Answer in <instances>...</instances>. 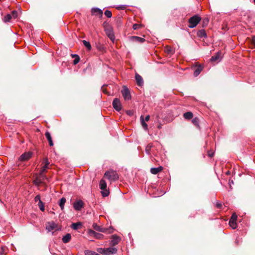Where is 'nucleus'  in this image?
Listing matches in <instances>:
<instances>
[{"label": "nucleus", "instance_id": "40", "mask_svg": "<svg viewBox=\"0 0 255 255\" xmlns=\"http://www.w3.org/2000/svg\"><path fill=\"white\" fill-rule=\"evenodd\" d=\"M34 201L36 202H40V201H41V200L40 199V195H38L36 196L35 198H34Z\"/></svg>", "mask_w": 255, "mask_h": 255}, {"label": "nucleus", "instance_id": "50", "mask_svg": "<svg viewBox=\"0 0 255 255\" xmlns=\"http://www.w3.org/2000/svg\"><path fill=\"white\" fill-rule=\"evenodd\" d=\"M2 253L0 252V255H2Z\"/></svg>", "mask_w": 255, "mask_h": 255}, {"label": "nucleus", "instance_id": "2", "mask_svg": "<svg viewBox=\"0 0 255 255\" xmlns=\"http://www.w3.org/2000/svg\"><path fill=\"white\" fill-rule=\"evenodd\" d=\"M107 183L105 180L101 179L100 181V188L101 190V194L104 197H107L109 195V191L107 188Z\"/></svg>", "mask_w": 255, "mask_h": 255}, {"label": "nucleus", "instance_id": "28", "mask_svg": "<svg viewBox=\"0 0 255 255\" xmlns=\"http://www.w3.org/2000/svg\"><path fill=\"white\" fill-rule=\"evenodd\" d=\"M82 42L84 46L87 48L88 50H90L91 49V45L89 42L87 41L86 40H83Z\"/></svg>", "mask_w": 255, "mask_h": 255}, {"label": "nucleus", "instance_id": "32", "mask_svg": "<svg viewBox=\"0 0 255 255\" xmlns=\"http://www.w3.org/2000/svg\"><path fill=\"white\" fill-rule=\"evenodd\" d=\"M97 251L101 254L107 255V252L106 251V248H99L97 249Z\"/></svg>", "mask_w": 255, "mask_h": 255}, {"label": "nucleus", "instance_id": "19", "mask_svg": "<svg viewBox=\"0 0 255 255\" xmlns=\"http://www.w3.org/2000/svg\"><path fill=\"white\" fill-rule=\"evenodd\" d=\"M113 229L112 228H106L104 227H102L100 232L107 233V234H111L113 232Z\"/></svg>", "mask_w": 255, "mask_h": 255}, {"label": "nucleus", "instance_id": "14", "mask_svg": "<svg viewBox=\"0 0 255 255\" xmlns=\"http://www.w3.org/2000/svg\"><path fill=\"white\" fill-rule=\"evenodd\" d=\"M107 255L115 254L117 252V249L116 248L110 247L106 248Z\"/></svg>", "mask_w": 255, "mask_h": 255}, {"label": "nucleus", "instance_id": "48", "mask_svg": "<svg viewBox=\"0 0 255 255\" xmlns=\"http://www.w3.org/2000/svg\"><path fill=\"white\" fill-rule=\"evenodd\" d=\"M231 182H231V184L233 183V181H232Z\"/></svg>", "mask_w": 255, "mask_h": 255}, {"label": "nucleus", "instance_id": "23", "mask_svg": "<svg viewBox=\"0 0 255 255\" xmlns=\"http://www.w3.org/2000/svg\"><path fill=\"white\" fill-rule=\"evenodd\" d=\"M140 120L143 128L146 130H147L148 126L146 124L145 122L144 121V117L143 116H140Z\"/></svg>", "mask_w": 255, "mask_h": 255}, {"label": "nucleus", "instance_id": "42", "mask_svg": "<svg viewBox=\"0 0 255 255\" xmlns=\"http://www.w3.org/2000/svg\"><path fill=\"white\" fill-rule=\"evenodd\" d=\"M139 27H140V25H139L138 24H133L132 27H133V29L136 30V29H137L138 28H139Z\"/></svg>", "mask_w": 255, "mask_h": 255}, {"label": "nucleus", "instance_id": "6", "mask_svg": "<svg viewBox=\"0 0 255 255\" xmlns=\"http://www.w3.org/2000/svg\"><path fill=\"white\" fill-rule=\"evenodd\" d=\"M122 95L125 100H128L130 99L131 96L130 94V92L128 89L126 87L124 86L123 90L121 91Z\"/></svg>", "mask_w": 255, "mask_h": 255}, {"label": "nucleus", "instance_id": "21", "mask_svg": "<svg viewBox=\"0 0 255 255\" xmlns=\"http://www.w3.org/2000/svg\"><path fill=\"white\" fill-rule=\"evenodd\" d=\"M91 12L93 14L102 15L103 13L102 10L98 8H94L92 9Z\"/></svg>", "mask_w": 255, "mask_h": 255}, {"label": "nucleus", "instance_id": "12", "mask_svg": "<svg viewBox=\"0 0 255 255\" xmlns=\"http://www.w3.org/2000/svg\"><path fill=\"white\" fill-rule=\"evenodd\" d=\"M106 33L108 37L113 41L115 40V36L113 31L111 28H108L106 29Z\"/></svg>", "mask_w": 255, "mask_h": 255}, {"label": "nucleus", "instance_id": "34", "mask_svg": "<svg viewBox=\"0 0 255 255\" xmlns=\"http://www.w3.org/2000/svg\"><path fill=\"white\" fill-rule=\"evenodd\" d=\"M38 206L41 211H44V210H45L44 205L42 201H40V202L38 203Z\"/></svg>", "mask_w": 255, "mask_h": 255}, {"label": "nucleus", "instance_id": "41", "mask_svg": "<svg viewBox=\"0 0 255 255\" xmlns=\"http://www.w3.org/2000/svg\"><path fill=\"white\" fill-rule=\"evenodd\" d=\"M14 18H15L17 17V12L16 11H13L12 12V15H11Z\"/></svg>", "mask_w": 255, "mask_h": 255}, {"label": "nucleus", "instance_id": "51", "mask_svg": "<svg viewBox=\"0 0 255 255\" xmlns=\"http://www.w3.org/2000/svg\"><path fill=\"white\" fill-rule=\"evenodd\" d=\"M254 2L255 3V0H254Z\"/></svg>", "mask_w": 255, "mask_h": 255}, {"label": "nucleus", "instance_id": "37", "mask_svg": "<svg viewBox=\"0 0 255 255\" xmlns=\"http://www.w3.org/2000/svg\"><path fill=\"white\" fill-rule=\"evenodd\" d=\"M93 228L96 230V231H99L100 232V230H101L102 227L97 225V224H94L93 225Z\"/></svg>", "mask_w": 255, "mask_h": 255}, {"label": "nucleus", "instance_id": "49", "mask_svg": "<svg viewBox=\"0 0 255 255\" xmlns=\"http://www.w3.org/2000/svg\"><path fill=\"white\" fill-rule=\"evenodd\" d=\"M231 182H231V184L233 183V181H232Z\"/></svg>", "mask_w": 255, "mask_h": 255}, {"label": "nucleus", "instance_id": "18", "mask_svg": "<svg viewBox=\"0 0 255 255\" xmlns=\"http://www.w3.org/2000/svg\"><path fill=\"white\" fill-rule=\"evenodd\" d=\"M45 135V136H46L47 139L48 141L49 145L51 146H53V143L52 137H51L50 132H49L48 131H47V132H46Z\"/></svg>", "mask_w": 255, "mask_h": 255}, {"label": "nucleus", "instance_id": "8", "mask_svg": "<svg viewBox=\"0 0 255 255\" xmlns=\"http://www.w3.org/2000/svg\"><path fill=\"white\" fill-rule=\"evenodd\" d=\"M84 205L83 201L79 200L74 203L73 207L76 211H80L83 208Z\"/></svg>", "mask_w": 255, "mask_h": 255}, {"label": "nucleus", "instance_id": "3", "mask_svg": "<svg viewBox=\"0 0 255 255\" xmlns=\"http://www.w3.org/2000/svg\"><path fill=\"white\" fill-rule=\"evenodd\" d=\"M200 20V17L197 15L193 16L189 19V25L188 26L190 28H194L198 24Z\"/></svg>", "mask_w": 255, "mask_h": 255}, {"label": "nucleus", "instance_id": "22", "mask_svg": "<svg viewBox=\"0 0 255 255\" xmlns=\"http://www.w3.org/2000/svg\"><path fill=\"white\" fill-rule=\"evenodd\" d=\"M71 238V235L70 234H67L62 238V241L64 243H67L70 241Z\"/></svg>", "mask_w": 255, "mask_h": 255}, {"label": "nucleus", "instance_id": "26", "mask_svg": "<svg viewBox=\"0 0 255 255\" xmlns=\"http://www.w3.org/2000/svg\"><path fill=\"white\" fill-rule=\"evenodd\" d=\"M66 200L64 197H63L60 199L59 205V206H60L61 210H63L64 208V205H65V203H66Z\"/></svg>", "mask_w": 255, "mask_h": 255}, {"label": "nucleus", "instance_id": "44", "mask_svg": "<svg viewBox=\"0 0 255 255\" xmlns=\"http://www.w3.org/2000/svg\"><path fill=\"white\" fill-rule=\"evenodd\" d=\"M208 155L209 157H211L214 155V153L212 151H209L208 152Z\"/></svg>", "mask_w": 255, "mask_h": 255}, {"label": "nucleus", "instance_id": "1", "mask_svg": "<svg viewBox=\"0 0 255 255\" xmlns=\"http://www.w3.org/2000/svg\"><path fill=\"white\" fill-rule=\"evenodd\" d=\"M104 177L107 178L111 182L116 181L119 179L118 174L116 171L113 170L106 171L105 173Z\"/></svg>", "mask_w": 255, "mask_h": 255}, {"label": "nucleus", "instance_id": "38", "mask_svg": "<svg viewBox=\"0 0 255 255\" xmlns=\"http://www.w3.org/2000/svg\"><path fill=\"white\" fill-rule=\"evenodd\" d=\"M165 51L168 54L173 53L172 49L171 47H167L165 48Z\"/></svg>", "mask_w": 255, "mask_h": 255}, {"label": "nucleus", "instance_id": "29", "mask_svg": "<svg viewBox=\"0 0 255 255\" xmlns=\"http://www.w3.org/2000/svg\"><path fill=\"white\" fill-rule=\"evenodd\" d=\"M132 38L134 40L140 43H142L145 41V39L144 38L138 36H132Z\"/></svg>", "mask_w": 255, "mask_h": 255}, {"label": "nucleus", "instance_id": "5", "mask_svg": "<svg viewBox=\"0 0 255 255\" xmlns=\"http://www.w3.org/2000/svg\"><path fill=\"white\" fill-rule=\"evenodd\" d=\"M46 229L48 232H52L53 231L58 230L57 225L53 221L47 223L46 225Z\"/></svg>", "mask_w": 255, "mask_h": 255}, {"label": "nucleus", "instance_id": "11", "mask_svg": "<svg viewBox=\"0 0 255 255\" xmlns=\"http://www.w3.org/2000/svg\"><path fill=\"white\" fill-rule=\"evenodd\" d=\"M46 179H43V178L41 176L40 174H39L38 175H37L35 179L33 181V183L35 185L38 186L40 184H41L43 182V181L44 180Z\"/></svg>", "mask_w": 255, "mask_h": 255}, {"label": "nucleus", "instance_id": "4", "mask_svg": "<svg viewBox=\"0 0 255 255\" xmlns=\"http://www.w3.org/2000/svg\"><path fill=\"white\" fill-rule=\"evenodd\" d=\"M43 162L45 163V165L42 167L41 168L40 173L39 174H40L41 176L43 178V179H47L46 176L44 175L43 173L46 171L47 168H48V166L50 164L47 158L44 159Z\"/></svg>", "mask_w": 255, "mask_h": 255}, {"label": "nucleus", "instance_id": "43", "mask_svg": "<svg viewBox=\"0 0 255 255\" xmlns=\"http://www.w3.org/2000/svg\"><path fill=\"white\" fill-rule=\"evenodd\" d=\"M252 43L255 48V36H253L252 39Z\"/></svg>", "mask_w": 255, "mask_h": 255}, {"label": "nucleus", "instance_id": "7", "mask_svg": "<svg viewBox=\"0 0 255 255\" xmlns=\"http://www.w3.org/2000/svg\"><path fill=\"white\" fill-rule=\"evenodd\" d=\"M237 216L236 214H233L232 217L229 221V225L233 229L237 228Z\"/></svg>", "mask_w": 255, "mask_h": 255}, {"label": "nucleus", "instance_id": "17", "mask_svg": "<svg viewBox=\"0 0 255 255\" xmlns=\"http://www.w3.org/2000/svg\"><path fill=\"white\" fill-rule=\"evenodd\" d=\"M163 169L162 166H159L156 168H151L150 169V172L153 174H156L159 172L161 171Z\"/></svg>", "mask_w": 255, "mask_h": 255}, {"label": "nucleus", "instance_id": "10", "mask_svg": "<svg viewBox=\"0 0 255 255\" xmlns=\"http://www.w3.org/2000/svg\"><path fill=\"white\" fill-rule=\"evenodd\" d=\"M121 241V238L118 236L114 235L111 237V240L110 242V245L115 246L119 244Z\"/></svg>", "mask_w": 255, "mask_h": 255}, {"label": "nucleus", "instance_id": "39", "mask_svg": "<svg viewBox=\"0 0 255 255\" xmlns=\"http://www.w3.org/2000/svg\"><path fill=\"white\" fill-rule=\"evenodd\" d=\"M192 122L193 124L194 125H195V126H198V118H195L193 119Z\"/></svg>", "mask_w": 255, "mask_h": 255}, {"label": "nucleus", "instance_id": "16", "mask_svg": "<svg viewBox=\"0 0 255 255\" xmlns=\"http://www.w3.org/2000/svg\"><path fill=\"white\" fill-rule=\"evenodd\" d=\"M221 58V53L218 52L216 55L213 56L210 60L212 62H218L220 60Z\"/></svg>", "mask_w": 255, "mask_h": 255}, {"label": "nucleus", "instance_id": "9", "mask_svg": "<svg viewBox=\"0 0 255 255\" xmlns=\"http://www.w3.org/2000/svg\"><path fill=\"white\" fill-rule=\"evenodd\" d=\"M113 106L117 111H120L122 109V105L120 100L116 98L113 102Z\"/></svg>", "mask_w": 255, "mask_h": 255}, {"label": "nucleus", "instance_id": "30", "mask_svg": "<svg viewBox=\"0 0 255 255\" xmlns=\"http://www.w3.org/2000/svg\"><path fill=\"white\" fill-rule=\"evenodd\" d=\"M202 70V68L201 66L198 67L194 72V75L197 76L199 75Z\"/></svg>", "mask_w": 255, "mask_h": 255}, {"label": "nucleus", "instance_id": "36", "mask_svg": "<svg viewBox=\"0 0 255 255\" xmlns=\"http://www.w3.org/2000/svg\"><path fill=\"white\" fill-rule=\"evenodd\" d=\"M74 56H76V58H75V59L73 61V63H74V64H76L79 62L80 58H79V57L77 55H74Z\"/></svg>", "mask_w": 255, "mask_h": 255}, {"label": "nucleus", "instance_id": "33", "mask_svg": "<svg viewBox=\"0 0 255 255\" xmlns=\"http://www.w3.org/2000/svg\"><path fill=\"white\" fill-rule=\"evenodd\" d=\"M11 17H12V16L10 14H7L4 17L3 21L4 22H8L10 20V19L11 18Z\"/></svg>", "mask_w": 255, "mask_h": 255}, {"label": "nucleus", "instance_id": "46", "mask_svg": "<svg viewBox=\"0 0 255 255\" xmlns=\"http://www.w3.org/2000/svg\"><path fill=\"white\" fill-rule=\"evenodd\" d=\"M222 206V204H221V203H217L216 204V206H217V207H218V208H221Z\"/></svg>", "mask_w": 255, "mask_h": 255}, {"label": "nucleus", "instance_id": "25", "mask_svg": "<svg viewBox=\"0 0 255 255\" xmlns=\"http://www.w3.org/2000/svg\"><path fill=\"white\" fill-rule=\"evenodd\" d=\"M193 117V115L192 113L190 112H188L183 114V117L187 120H190L192 119Z\"/></svg>", "mask_w": 255, "mask_h": 255}, {"label": "nucleus", "instance_id": "15", "mask_svg": "<svg viewBox=\"0 0 255 255\" xmlns=\"http://www.w3.org/2000/svg\"><path fill=\"white\" fill-rule=\"evenodd\" d=\"M135 80L136 83L138 86H141L143 85V81L142 78L138 74H135Z\"/></svg>", "mask_w": 255, "mask_h": 255}, {"label": "nucleus", "instance_id": "35", "mask_svg": "<svg viewBox=\"0 0 255 255\" xmlns=\"http://www.w3.org/2000/svg\"><path fill=\"white\" fill-rule=\"evenodd\" d=\"M105 15L109 17V18H110L112 17V12L110 10H106L105 11Z\"/></svg>", "mask_w": 255, "mask_h": 255}, {"label": "nucleus", "instance_id": "47", "mask_svg": "<svg viewBox=\"0 0 255 255\" xmlns=\"http://www.w3.org/2000/svg\"><path fill=\"white\" fill-rule=\"evenodd\" d=\"M149 118H150V117L149 115L146 116L145 118V119H144V121H146V122L148 121L149 120Z\"/></svg>", "mask_w": 255, "mask_h": 255}, {"label": "nucleus", "instance_id": "20", "mask_svg": "<svg viewBox=\"0 0 255 255\" xmlns=\"http://www.w3.org/2000/svg\"><path fill=\"white\" fill-rule=\"evenodd\" d=\"M90 233H91V235H92L93 236H94V237H95L96 239H102L104 236L103 235H102L100 233H96L94 231H91L90 232Z\"/></svg>", "mask_w": 255, "mask_h": 255}, {"label": "nucleus", "instance_id": "31", "mask_svg": "<svg viewBox=\"0 0 255 255\" xmlns=\"http://www.w3.org/2000/svg\"><path fill=\"white\" fill-rule=\"evenodd\" d=\"M85 255H100L98 253H97L94 251L86 250L85 251Z\"/></svg>", "mask_w": 255, "mask_h": 255}, {"label": "nucleus", "instance_id": "27", "mask_svg": "<svg viewBox=\"0 0 255 255\" xmlns=\"http://www.w3.org/2000/svg\"><path fill=\"white\" fill-rule=\"evenodd\" d=\"M197 35L200 37H206V33L205 31L203 29L198 31Z\"/></svg>", "mask_w": 255, "mask_h": 255}, {"label": "nucleus", "instance_id": "24", "mask_svg": "<svg viewBox=\"0 0 255 255\" xmlns=\"http://www.w3.org/2000/svg\"><path fill=\"white\" fill-rule=\"evenodd\" d=\"M82 226V224L80 222H77V223H73L72 225H71V228L73 229V230H78L79 228H80V227H81Z\"/></svg>", "mask_w": 255, "mask_h": 255}, {"label": "nucleus", "instance_id": "13", "mask_svg": "<svg viewBox=\"0 0 255 255\" xmlns=\"http://www.w3.org/2000/svg\"><path fill=\"white\" fill-rule=\"evenodd\" d=\"M31 156V153L30 152H25L19 157V160L20 161H26L28 160Z\"/></svg>", "mask_w": 255, "mask_h": 255}, {"label": "nucleus", "instance_id": "45", "mask_svg": "<svg viewBox=\"0 0 255 255\" xmlns=\"http://www.w3.org/2000/svg\"><path fill=\"white\" fill-rule=\"evenodd\" d=\"M127 113L129 116H131V115H132V114H133V113L131 111H128L127 112Z\"/></svg>", "mask_w": 255, "mask_h": 255}]
</instances>
